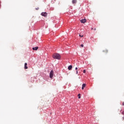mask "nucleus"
Wrapping results in <instances>:
<instances>
[{"instance_id":"aec40b11","label":"nucleus","mask_w":124,"mask_h":124,"mask_svg":"<svg viewBox=\"0 0 124 124\" xmlns=\"http://www.w3.org/2000/svg\"><path fill=\"white\" fill-rule=\"evenodd\" d=\"M92 30H93V28L91 29Z\"/></svg>"},{"instance_id":"f03ea898","label":"nucleus","mask_w":124,"mask_h":124,"mask_svg":"<svg viewBox=\"0 0 124 124\" xmlns=\"http://www.w3.org/2000/svg\"><path fill=\"white\" fill-rule=\"evenodd\" d=\"M53 76H54V71L51 70L49 74V77L50 78H53Z\"/></svg>"},{"instance_id":"7ed1b4c3","label":"nucleus","mask_w":124,"mask_h":124,"mask_svg":"<svg viewBox=\"0 0 124 124\" xmlns=\"http://www.w3.org/2000/svg\"><path fill=\"white\" fill-rule=\"evenodd\" d=\"M41 15H42V16H44V17H46L47 16V13H46V12L42 13Z\"/></svg>"},{"instance_id":"2eb2a0df","label":"nucleus","mask_w":124,"mask_h":124,"mask_svg":"<svg viewBox=\"0 0 124 124\" xmlns=\"http://www.w3.org/2000/svg\"><path fill=\"white\" fill-rule=\"evenodd\" d=\"M80 46H81V47H84V45H81Z\"/></svg>"},{"instance_id":"423d86ee","label":"nucleus","mask_w":124,"mask_h":124,"mask_svg":"<svg viewBox=\"0 0 124 124\" xmlns=\"http://www.w3.org/2000/svg\"><path fill=\"white\" fill-rule=\"evenodd\" d=\"M86 86V84L85 83L83 84L82 85V88H81L82 90H84V88H85Z\"/></svg>"},{"instance_id":"9d476101","label":"nucleus","mask_w":124,"mask_h":124,"mask_svg":"<svg viewBox=\"0 0 124 124\" xmlns=\"http://www.w3.org/2000/svg\"><path fill=\"white\" fill-rule=\"evenodd\" d=\"M103 52H104L105 53H108V50L105 49V50H103Z\"/></svg>"},{"instance_id":"20e7f679","label":"nucleus","mask_w":124,"mask_h":124,"mask_svg":"<svg viewBox=\"0 0 124 124\" xmlns=\"http://www.w3.org/2000/svg\"><path fill=\"white\" fill-rule=\"evenodd\" d=\"M86 21L87 20H86V19H83L80 20L81 23H86Z\"/></svg>"},{"instance_id":"6e6552de","label":"nucleus","mask_w":124,"mask_h":124,"mask_svg":"<svg viewBox=\"0 0 124 124\" xmlns=\"http://www.w3.org/2000/svg\"><path fill=\"white\" fill-rule=\"evenodd\" d=\"M68 70H71V69H72V65L69 66L68 67Z\"/></svg>"},{"instance_id":"f3484780","label":"nucleus","mask_w":124,"mask_h":124,"mask_svg":"<svg viewBox=\"0 0 124 124\" xmlns=\"http://www.w3.org/2000/svg\"><path fill=\"white\" fill-rule=\"evenodd\" d=\"M122 105L124 106V102L123 103Z\"/></svg>"},{"instance_id":"0eeeda50","label":"nucleus","mask_w":124,"mask_h":124,"mask_svg":"<svg viewBox=\"0 0 124 124\" xmlns=\"http://www.w3.org/2000/svg\"><path fill=\"white\" fill-rule=\"evenodd\" d=\"M38 49V46L32 48V50H34L35 51H37Z\"/></svg>"},{"instance_id":"39448f33","label":"nucleus","mask_w":124,"mask_h":124,"mask_svg":"<svg viewBox=\"0 0 124 124\" xmlns=\"http://www.w3.org/2000/svg\"><path fill=\"white\" fill-rule=\"evenodd\" d=\"M27 65H28V63H25V64H24L25 69H28V66H27Z\"/></svg>"},{"instance_id":"ddd939ff","label":"nucleus","mask_w":124,"mask_h":124,"mask_svg":"<svg viewBox=\"0 0 124 124\" xmlns=\"http://www.w3.org/2000/svg\"><path fill=\"white\" fill-rule=\"evenodd\" d=\"M36 10H38V9H39V7H37L36 8H35Z\"/></svg>"},{"instance_id":"dca6fc26","label":"nucleus","mask_w":124,"mask_h":124,"mask_svg":"<svg viewBox=\"0 0 124 124\" xmlns=\"http://www.w3.org/2000/svg\"><path fill=\"white\" fill-rule=\"evenodd\" d=\"M75 69H76V70H77V69H78V68L76 67Z\"/></svg>"},{"instance_id":"4468645a","label":"nucleus","mask_w":124,"mask_h":124,"mask_svg":"<svg viewBox=\"0 0 124 124\" xmlns=\"http://www.w3.org/2000/svg\"><path fill=\"white\" fill-rule=\"evenodd\" d=\"M83 73H86V70H83Z\"/></svg>"},{"instance_id":"a211bd4d","label":"nucleus","mask_w":124,"mask_h":124,"mask_svg":"<svg viewBox=\"0 0 124 124\" xmlns=\"http://www.w3.org/2000/svg\"><path fill=\"white\" fill-rule=\"evenodd\" d=\"M94 31H96V29L94 28Z\"/></svg>"},{"instance_id":"9b49d317","label":"nucleus","mask_w":124,"mask_h":124,"mask_svg":"<svg viewBox=\"0 0 124 124\" xmlns=\"http://www.w3.org/2000/svg\"><path fill=\"white\" fill-rule=\"evenodd\" d=\"M81 94H78V98H81Z\"/></svg>"},{"instance_id":"1a4fd4ad","label":"nucleus","mask_w":124,"mask_h":124,"mask_svg":"<svg viewBox=\"0 0 124 124\" xmlns=\"http://www.w3.org/2000/svg\"><path fill=\"white\" fill-rule=\"evenodd\" d=\"M77 2V0H72V3H73V4L76 3Z\"/></svg>"},{"instance_id":"f8f14e48","label":"nucleus","mask_w":124,"mask_h":124,"mask_svg":"<svg viewBox=\"0 0 124 124\" xmlns=\"http://www.w3.org/2000/svg\"><path fill=\"white\" fill-rule=\"evenodd\" d=\"M80 37H83L84 35L79 34Z\"/></svg>"},{"instance_id":"6ab92c4d","label":"nucleus","mask_w":124,"mask_h":124,"mask_svg":"<svg viewBox=\"0 0 124 124\" xmlns=\"http://www.w3.org/2000/svg\"><path fill=\"white\" fill-rule=\"evenodd\" d=\"M77 74H78V71H77Z\"/></svg>"},{"instance_id":"f257e3e1","label":"nucleus","mask_w":124,"mask_h":124,"mask_svg":"<svg viewBox=\"0 0 124 124\" xmlns=\"http://www.w3.org/2000/svg\"><path fill=\"white\" fill-rule=\"evenodd\" d=\"M53 59H56V60H61V55L58 53H55L53 55Z\"/></svg>"}]
</instances>
